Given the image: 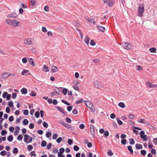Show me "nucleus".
<instances>
[{
	"label": "nucleus",
	"mask_w": 157,
	"mask_h": 157,
	"mask_svg": "<svg viewBox=\"0 0 157 157\" xmlns=\"http://www.w3.org/2000/svg\"><path fill=\"white\" fill-rule=\"evenodd\" d=\"M24 141L26 143H30L32 141V138L28 135H25L24 136Z\"/></svg>",
	"instance_id": "obj_5"
},
{
	"label": "nucleus",
	"mask_w": 157,
	"mask_h": 157,
	"mask_svg": "<svg viewBox=\"0 0 157 157\" xmlns=\"http://www.w3.org/2000/svg\"><path fill=\"white\" fill-rule=\"evenodd\" d=\"M29 123V121L27 119H25L23 121V124L25 125H26L28 124Z\"/></svg>",
	"instance_id": "obj_36"
},
{
	"label": "nucleus",
	"mask_w": 157,
	"mask_h": 157,
	"mask_svg": "<svg viewBox=\"0 0 157 157\" xmlns=\"http://www.w3.org/2000/svg\"><path fill=\"white\" fill-rule=\"evenodd\" d=\"M76 29L78 32L79 34L81 36V39H83V35H82V33L81 32V30L80 29H77V28H76Z\"/></svg>",
	"instance_id": "obj_34"
},
{
	"label": "nucleus",
	"mask_w": 157,
	"mask_h": 157,
	"mask_svg": "<svg viewBox=\"0 0 157 157\" xmlns=\"http://www.w3.org/2000/svg\"><path fill=\"white\" fill-rule=\"evenodd\" d=\"M13 139V138L12 135H11L8 136L7 137V140L9 142H11L12 141Z\"/></svg>",
	"instance_id": "obj_24"
},
{
	"label": "nucleus",
	"mask_w": 157,
	"mask_h": 157,
	"mask_svg": "<svg viewBox=\"0 0 157 157\" xmlns=\"http://www.w3.org/2000/svg\"><path fill=\"white\" fill-rule=\"evenodd\" d=\"M140 153L142 155H144L146 154V152L145 150H143L141 151Z\"/></svg>",
	"instance_id": "obj_51"
},
{
	"label": "nucleus",
	"mask_w": 157,
	"mask_h": 157,
	"mask_svg": "<svg viewBox=\"0 0 157 157\" xmlns=\"http://www.w3.org/2000/svg\"><path fill=\"white\" fill-rule=\"evenodd\" d=\"M98 29L101 32H104L105 31V29L104 27L101 26H97Z\"/></svg>",
	"instance_id": "obj_17"
},
{
	"label": "nucleus",
	"mask_w": 157,
	"mask_h": 157,
	"mask_svg": "<svg viewBox=\"0 0 157 157\" xmlns=\"http://www.w3.org/2000/svg\"><path fill=\"white\" fill-rule=\"evenodd\" d=\"M107 153L108 155L109 156H111L113 155V153L111 150H108L107 151Z\"/></svg>",
	"instance_id": "obj_30"
},
{
	"label": "nucleus",
	"mask_w": 157,
	"mask_h": 157,
	"mask_svg": "<svg viewBox=\"0 0 157 157\" xmlns=\"http://www.w3.org/2000/svg\"><path fill=\"white\" fill-rule=\"evenodd\" d=\"M8 105L10 107H13V102L12 101H9L8 103Z\"/></svg>",
	"instance_id": "obj_42"
},
{
	"label": "nucleus",
	"mask_w": 157,
	"mask_h": 157,
	"mask_svg": "<svg viewBox=\"0 0 157 157\" xmlns=\"http://www.w3.org/2000/svg\"><path fill=\"white\" fill-rule=\"evenodd\" d=\"M118 105L120 107L122 108H124L125 107L124 103L122 102H119Z\"/></svg>",
	"instance_id": "obj_25"
},
{
	"label": "nucleus",
	"mask_w": 157,
	"mask_h": 157,
	"mask_svg": "<svg viewBox=\"0 0 157 157\" xmlns=\"http://www.w3.org/2000/svg\"><path fill=\"white\" fill-rule=\"evenodd\" d=\"M104 132V135L105 136L106 138L107 137L109 134V132L107 131H105Z\"/></svg>",
	"instance_id": "obj_46"
},
{
	"label": "nucleus",
	"mask_w": 157,
	"mask_h": 157,
	"mask_svg": "<svg viewBox=\"0 0 157 157\" xmlns=\"http://www.w3.org/2000/svg\"><path fill=\"white\" fill-rule=\"evenodd\" d=\"M90 39L87 35H86L84 39L85 43L87 45H89Z\"/></svg>",
	"instance_id": "obj_15"
},
{
	"label": "nucleus",
	"mask_w": 157,
	"mask_h": 157,
	"mask_svg": "<svg viewBox=\"0 0 157 157\" xmlns=\"http://www.w3.org/2000/svg\"><path fill=\"white\" fill-rule=\"evenodd\" d=\"M128 150L130 151V154L132 155L133 153V151L132 148V147L131 145H129L127 147Z\"/></svg>",
	"instance_id": "obj_21"
},
{
	"label": "nucleus",
	"mask_w": 157,
	"mask_h": 157,
	"mask_svg": "<svg viewBox=\"0 0 157 157\" xmlns=\"http://www.w3.org/2000/svg\"><path fill=\"white\" fill-rule=\"evenodd\" d=\"M144 11V8L143 4H141L139 6L138 9V15L140 17H142L143 16Z\"/></svg>",
	"instance_id": "obj_1"
},
{
	"label": "nucleus",
	"mask_w": 157,
	"mask_h": 157,
	"mask_svg": "<svg viewBox=\"0 0 157 157\" xmlns=\"http://www.w3.org/2000/svg\"><path fill=\"white\" fill-rule=\"evenodd\" d=\"M126 142L127 140L125 139L121 140V143L123 145H125L126 144Z\"/></svg>",
	"instance_id": "obj_54"
},
{
	"label": "nucleus",
	"mask_w": 157,
	"mask_h": 157,
	"mask_svg": "<svg viewBox=\"0 0 157 157\" xmlns=\"http://www.w3.org/2000/svg\"><path fill=\"white\" fill-rule=\"evenodd\" d=\"M7 133V132L5 130H3L1 132V134L2 136H3L6 134Z\"/></svg>",
	"instance_id": "obj_49"
},
{
	"label": "nucleus",
	"mask_w": 157,
	"mask_h": 157,
	"mask_svg": "<svg viewBox=\"0 0 157 157\" xmlns=\"http://www.w3.org/2000/svg\"><path fill=\"white\" fill-rule=\"evenodd\" d=\"M129 144L131 145L134 144L135 142L134 139L132 138H130V139H129Z\"/></svg>",
	"instance_id": "obj_23"
},
{
	"label": "nucleus",
	"mask_w": 157,
	"mask_h": 157,
	"mask_svg": "<svg viewBox=\"0 0 157 157\" xmlns=\"http://www.w3.org/2000/svg\"><path fill=\"white\" fill-rule=\"evenodd\" d=\"M28 62L29 64L33 66H35L36 65V63L34 62V59L32 58H30L28 59Z\"/></svg>",
	"instance_id": "obj_10"
},
{
	"label": "nucleus",
	"mask_w": 157,
	"mask_h": 157,
	"mask_svg": "<svg viewBox=\"0 0 157 157\" xmlns=\"http://www.w3.org/2000/svg\"><path fill=\"white\" fill-rule=\"evenodd\" d=\"M83 101V99H80L79 100H78L76 101H75V104H78L80 103H82Z\"/></svg>",
	"instance_id": "obj_29"
},
{
	"label": "nucleus",
	"mask_w": 157,
	"mask_h": 157,
	"mask_svg": "<svg viewBox=\"0 0 157 157\" xmlns=\"http://www.w3.org/2000/svg\"><path fill=\"white\" fill-rule=\"evenodd\" d=\"M122 46L126 49H132L133 47L132 45L128 42H123L121 44Z\"/></svg>",
	"instance_id": "obj_4"
},
{
	"label": "nucleus",
	"mask_w": 157,
	"mask_h": 157,
	"mask_svg": "<svg viewBox=\"0 0 157 157\" xmlns=\"http://www.w3.org/2000/svg\"><path fill=\"white\" fill-rule=\"evenodd\" d=\"M135 147L136 149L138 150L139 149H141L143 148L142 145L140 144H136L135 145Z\"/></svg>",
	"instance_id": "obj_18"
},
{
	"label": "nucleus",
	"mask_w": 157,
	"mask_h": 157,
	"mask_svg": "<svg viewBox=\"0 0 157 157\" xmlns=\"http://www.w3.org/2000/svg\"><path fill=\"white\" fill-rule=\"evenodd\" d=\"M23 137L22 135H19L17 137V140L21 141L22 140Z\"/></svg>",
	"instance_id": "obj_37"
},
{
	"label": "nucleus",
	"mask_w": 157,
	"mask_h": 157,
	"mask_svg": "<svg viewBox=\"0 0 157 157\" xmlns=\"http://www.w3.org/2000/svg\"><path fill=\"white\" fill-rule=\"evenodd\" d=\"M6 22L10 25L14 27L18 26L19 24V21L16 20H15L13 21L8 19L6 21Z\"/></svg>",
	"instance_id": "obj_2"
},
{
	"label": "nucleus",
	"mask_w": 157,
	"mask_h": 157,
	"mask_svg": "<svg viewBox=\"0 0 157 157\" xmlns=\"http://www.w3.org/2000/svg\"><path fill=\"white\" fill-rule=\"evenodd\" d=\"M40 113L39 112H36L35 114V116L37 118H39L40 117Z\"/></svg>",
	"instance_id": "obj_38"
},
{
	"label": "nucleus",
	"mask_w": 157,
	"mask_h": 157,
	"mask_svg": "<svg viewBox=\"0 0 157 157\" xmlns=\"http://www.w3.org/2000/svg\"><path fill=\"white\" fill-rule=\"evenodd\" d=\"M63 125L68 129H69L71 128V125L67 123H65V124H64Z\"/></svg>",
	"instance_id": "obj_35"
},
{
	"label": "nucleus",
	"mask_w": 157,
	"mask_h": 157,
	"mask_svg": "<svg viewBox=\"0 0 157 157\" xmlns=\"http://www.w3.org/2000/svg\"><path fill=\"white\" fill-rule=\"evenodd\" d=\"M46 136L49 138L51 137L52 135V133L50 131H48L46 132Z\"/></svg>",
	"instance_id": "obj_26"
},
{
	"label": "nucleus",
	"mask_w": 157,
	"mask_h": 157,
	"mask_svg": "<svg viewBox=\"0 0 157 157\" xmlns=\"http://www.w3.org/2000/svg\"><path fill=\"white\" fill-rule=\"evenodd\" d=\"M73 149L75 151H77L79 150V147L77 145H75L73 147Z\"/></svg>",
	"instance_id": "obj_45"
},
{
	"label": "nucleus",
	"mask_w": 157,
	"mask_h": 157,
	"mask_svg": "<svg viewBox=\"0 0 157 157\" xmlns=\"http://www.w3.org/2000/svg\"><path fill=\"white\" fill-rule=\"evenodd\" d=\"M62 138L61 137H59L56 140V142L58 143H59L61 141Z\"/></svg>",
	"instance_id": "obj_62"
},
{
	"label": "nucleus",
	"mask_w": 157,
	"mask_h": 157,
	"mask_svg": "<svg viewBox=\"0 0 157 157\" xmlns=\"http://www.w3.org/2000/svg\"><path fill=\"white\" fill-rule=\"evenodd\" d=\"M68 143L70 145H71L73 143V140L72 139H69L67 141Z\"/></svg>",
	"instance_id": "obj_57"
},
{
	"label": "nucleus",
	"mask_w": 157,
	"mask_h": 157,
	"mask_svg": "<svg viewBox=\"0 0 157 157\" xmlns=\"http://www.w3.org/2000/svg\"><path fill=\"white\" fill-rule=\"evenodd\" d=\"M88 22L92 23L94 25L95 24V21L93 18H90Z\"/></svg>",
	"instance_id": "obj_31"
},
{
	"label": "nucleus",
	"mask_w": 157,
	"mask_h": 157,
	"mask_svg": "<svg viewBox=\"0 0 157 157\" xmlns=\"http://www.w3.org/2000/svg\"><path fill=\"white\" fill-rule=\"evenodd\" d=\"M6 151L5 150H3L1 151L0 153V154L2 156H4L6 154Z\"/></svg>",
	"instance_id": "obj_63"
},
{
	"label": "nucleus",
	"mask_w": 157,
	"mask_h": 157,
	"mask_svg": "<svg viewBox=\"0 0 157 157\" xmlns=\"http://www.w3.org/2000/svg\"><path fill=\"white\" fill-rule=\"evenodd\" d=\"M27 61V59L25 57H24L22 59V62L24 63H26Z\"/></svg>",
	"instance_id": "obj_50"
},
{
	"label": "nucleus",
	"mask_w": 157,
	"mask_h": 157,
	"mask_svg": "<svg viewBox=\"0 0 157 157\" xmlns=\"http://www.w3.org/2000/svg\"><path fill=\"white\" fill-rule=\"evenodd\" d=\"M116 120H117V123L119 125H121L122 124L123 122L121 120H120V119L119 118H117Z\"/></svg>",
	"instance_id": "obj_32"
},
{
	"label": "nucleus",
	"mask_w": 157,
	"mask_h": 157,
	"mask_svg": "<svg viewBox=\"0 0 157 157\" xmlns=\"http://www.w3.org/2000/svg\"><path fill=\"white\" fill-rule=\"evenodd\" d=\"M21 92L23 94H26L27 93V89L25 88H23L21 90Z\"/></svg>",
	"instance_id": "obj_20"
},
{
	"label": "nucleus",
	"mask_w": 157,
	"mask_h": 157,
	"mask_svg": "<svg viewBox=\"0 0 157 157\" xmlns=\"http://www.w3.org/2000/svg\"><path fill=\"white\" fill-rule=\"evenodd\" d=\"M73 88L76 90H79V87L78 86H77V85H73Z\"/></svg>",
	"instance_id": "obj_56"
},
{
	"label": "nucleus",
	"mask_w": 157,
	"mask_h": 157,
	"mask_svg": "<svg viewBox=\"0 0 157 157\" xmlns=\"http://www.w3.org/2000/svg\"><path fill=\"white\" fill-rule=\"evenodd\" d=\"M67 91L68 90L67 88H64L63 90V92L65 95H66L67 94Z\"/></svg>",
	"instance_id": "obj_44"
},
{
	"label": "nucleus",
	"mask_w": 157,
	"mask_h": 157,
	"mask_svg": "<svg viewBox=\"0 0 157 157\" xmlns=\"http://www.w3.org/2000/svg\"><path fill=\"white\" fill-rule=\"evenodd\" d=\"M141 138H142L143 141H146L147 140V136L146 135H144Z\"/></svg>",
	"instance_id": "obj_28"
},
{
	"label": "nucleus",
	"mask_w": 157,
	"mask_h": 157,
	"mask_svg": "<svg viewBox=\"0 0 157 157\" xmlns=\"http://www.w3.org/2000/svg\"><path fill=\"white\" fill-rule=\"evenodd\" d=\"M43 126L45 128H47L48 127V124L46 122L44 121L43 123Z\"/></svg>",
	"instance_id": "obj_41"
},
{
	"label": "nucleus",
	"mask_w": 157,
	"mask_h": 157,
	"mask_svg": "<svg viewBox=\"0 0 157 157\" xmlns=\"http://www.w3.org/2000/svg\"><path fill=\"white\" fill-rule=\"evenodd\" d=\"M58 71V69L56 66L53 65L52 67L51 72L55 73L57 72Z\"/></svg>",
	"instance_id": "obj_12"
},
{
	"label": "nucleus",
	"mask_w": 157,
	"mask_h": 157,
	"mask_svg": "<svg viewBox=\"0 0 157 157\" xmlns=\"http://www.w3.org/2000/svg\"><path fill=\"white\" fill-rule=\"evenodd\" d=\"M21 74L23 75H30V73L29 70L26 69H24L22 72Z\"/></svg>",
	"instance_id": "obj_13"
},
{
	"label": "nucleus",
	"mask_w": 157,
	"mask_h": 157,
	"mask_svg": "<svg viewBox=\"0 0 157 157\" xmlns=\"http://www.w3.org/2000/svg\"><path fill=\"white\" fill-rule=\"evenodd\" d=\"M18 151L17 148L15 147L13 151V153L17 154L18 152Z\"/></svg>",
	"instance_id": "obj_39"
},
{
	"label": "nucleus",
	"mask_w": 157,
	"mask_h": 157,
	"mask_svg": "<svg viewBox=\"0 0 157 157\" xmlns=\"http://www.w3.org/2000/svg\"><path fill=\"white\" fill-rule=\"evenodd\" d=\"M47 145V142L44 140H43L41 143V146L42 147H45Z\"/></svg>",
	"instance_id": "obj_33"
},
{
	"label": "nucleus",
	"mask_w": 157,
	"mask_h": 157,
	"mask_svg": "<svg viewBox=\"0 0 157 157\" xmlns=\"http://www.w3.org/2000/svg\"><path fill=\"white\" fill-rule=\"evenodd\" d=\"M36 2V0H30V4L32 6H34Z\"/></svg>",
	"instance_id": "obj_27"
},
{
	"label": "nucleus",
	"mask_w": 157,
	"mask_h": 157,
	"mask_svg": "<svg viewBox=\"0 0 157 157\" xmlns=\"http://www.w3.org/2000/svg\"><path fill=\"white\" fill-rule=\"evenodd\" d=\"M62 102L67 105H70V104L68 102L65 101L64 99L62 100Z\"/></svg>",
	"instance_id": "obj_48"
},
{
	"label": "nucleus",
	"mask_w": 157,
	"mask_h": 157,
	"mask_svg": "<svg viewBox=\"0 0 157 157\" xmlns=\"http://www.w3.org/2000/svg\"><path fill=\"white\" fill-rule=\"evenodd\" d=\"M146 85L149 86L150 88H155L157 87V84H152V83L149 82H146Z\"/></svg>",
	"instance_id": "obj_8"
},
{
	"label": "nucleus",
	"mask_w": 157,
	"mask_h": 157,
	"mask_svg": "<svg viewBox=\"0 0 157 157\" xmlns=\"http://www.w3.org/2000/svg\"><path fill=\"white\" fill-rule=\"evenodd\" d=\"M150 52L152 53H155L156 52V49L155 47L150 48L149 49Z\"/></svg>",
	"instance_id": "obj_22"
},
{
	"label": "nucleus",
	"mask_w": 157,
	"mask_h": 157,
	"mask_svg": "<svg viewBox=\"0 0 157 157\" xmlns=\"http://www.w3.org/2000/svg\"><path fill=\"white\" fill-rule=\"evenodd\" d=\"M33 41V40L31 38L25 39L24 40V43L26 45H31Z\"/></svg>",
	"instance_id": "obj_7"
},
{
	"label": "nucleus",
	"mask_w": 157,
	"mask_h": 157,
	"mask_svg": "<svg viewBox=\"0 0 157 157\" xmlns=\"http://www.w3.org/2000/svg\"><path fill=\"white\" fill-rule=\"evenodd\" d=\"M17 15L15 12H13L10 14L8 15L7 17L10 18H15L17 17Z\"/></svg>",
	"instance_id": "obj_9"
},
{
	"label": "nucleus",
	"mask_w": 157,
	"mask_h": 157,
	"mask_svg": "<svg viewBox=\"0 0 157 157\" xmlns=\"http://www.w3.org/2000/svg\"><path fill=\"white\" fill-rule=\"evenodd\" d=\"M113 4L114 1L113 0H109L108 2L107 3V4L110 7H111L113 6Z\"/></svg>",
	"instance_id": "obj_19"
},
{
	"label": "nucleus",
	"mask_w": 157,
	"mask_h": 157,
	"mask_svg": "<svg viewBox=\"0 0 157 157\" xmlns=\"http://www.w3.org/2000/svg\"><path fill=\"white\" fill-rule=\"evenodd\" d=\"M94 84L95 87L97 88H100L102 87L103 86L101 82L96 80L94 81Z\"/></svg>",
	"instance_id": "obj_6"
},
{
	"label": "nucleus",
	"mask_w": 157,
	"mask_h": 157,
	"mask_svg": "<svg viewBox=\"0 0 157 157\" xmlns=\"http://www.w3.org/2000/svg\"><path fill=\"white\" fill-rule=\"evenodd\" d=\"M43 70L44 72H48L49 71V69L48 67H47L45 65H43Z\"/></svg>",
	"instance_id": "obj_14"
},
{
	"label": "nucleus",
	"mask_w": 157,
	"mask_h": 157,
	"mask_svg": "<svg viewBox=\"0 0 157 157\" xmlns=\"http://www.w3.org/2000/svg\"><path fill=\"white\" fill-rule=\"evenodd\" d=\"M33 148V146L30 145H28V147L27 149L29 151H30Z\"/></svg>",
	"instance_id": "obj_55"
},
{
	"label": "nucleus",
	"mask_w": 157,
	"mask_h": 157,
	"mask_svg": "<svg viewBox=\"0 0 157 157\" xmlns=\"http://www.w3.org/2000/svg\"><path fill=\"white\" fill-rule=\"evenodd\" d=\"M56 108L60 112L64 114H65L66 113H67V112L65 111L64 109L60 107L57 106Z\"/></svg>",
	"instance_id": "obj_16"
},
{
	"label": "nucleus",
	"mask_w": 157,
	"mask_h": 157,
	"mask_svg": "<svg viewBox=\"0 0 157 157\" xmlns=\"http://www.w3.org/2000/svg\"><path fill=\"white\" fill-rule=\"evenodd\" d=\"M34 125L33 123H30L29 125V128L31 129H33L34 128Z\"/></svg>",
	"instance_id": "obj_40"
},
{
	"label": "nucleus",
	"mask_w": 157,
	"mask_h": 157,
	"mask_svg": "<svg viewBox=\"0 0 157 157\" xmlns=\"http://www.w3.org/2000/svg\"><path fill=\"white\" fill-rule=\"evenodd\" d=\"M129 118L131 119H133L135 117V116L134 114H130L128 115Z\"/></svg>",
	"instance_id": "obj_43"
},
{
	"label": "nucleus",
	"mask_w": 157,
	"mask_h": 157,
	"mask_svg": "<svg viewBox=\"0 0 157 157\" xmlns=\"http://www.w3.org/2000/svg\"><path fill=\"white\" fill-rule=\"evenodd\" d=\"M10 76V73L9 72H4L2 73L1 77L3 78H6Z\"/></svg>",
	"instance_id": "obj_11"
},
{
	"label": "nucleus",
	"mask_w": 157,
	"mask_h": 157,
	"mask_svg": "<svg viewBox=\"0 0 157 157\" xmlns=\"http://www.w3.org/2000/svg\"><path fill=\"white\" fill-rule=\"evenodd\" d=\"M44 10L45 11L48 12L49 11V7L47 6H46L44 8Z\"/></svg>",
	"instance_id": "obj_58"
},
{
	"label": "nucleus",
	"mask_w": 157,
	"mask_h": 157,
	"mask_svg": "<svg viewBox=\"0 0 157 157\" xmlns=\"http://www.w3.org/2000/svg\"><path fill=\"white\" fill-rule=\"evenodd\" d=\"M138 122L142 123H145V120L144 119H141L138 121Z\"/></svg>",
	"instance_id": "obj_52"
},
{
	"label": "nucleus",
	"mask_w": 157,
	"mask_h": 157,
	"mask_svg": "<svg viewBox=\"0 0 157 157\" xmlns=\"http://www.w3.org/2000/svg\"><path fill=\"white\" fill-rule=\"evenodd\" d=\"M96 44L95 42L93 40H91L90 42V44L93 46H94Z\"/></svg>",
	"instance_id": "obj_61"
},
{
	"label": "nucleus",
	"mask_w": 157,
	"mask_h": 157,
	"mask_svg": "<svg viewBox=\"0 0 157 157\" xmlns=\"http://www.w3.org/2000/svg\"><path fill=\"white\" fill-rule=\"evenodd\" d=\"M30 155L31 156H34L35 157H36V155L35 154V151H32L30 153Z\"/></svg>",
	"instance_id": "obj_47"
},
{
	"label": "nucleus",
	"mask_w": 157,
	"mask_h": 157,
	"mask_svg": "<svg viewBox=\"0 0 157 157\" xmlns=\"http://www.w3.org/2000/svg\"><path fill=\"white\" fill-rule=\"evenodd\" d=\"M84 102L86 105L93 112H95V109L94 105L91 103L90 101H84Z\"/></svg>",
	"instance_id": "obj_3"
},
{
	"label": "nucleus",
	"mask_w": 157,
	"mask_h": 157,
	"mask_svg": "<svg viewBox=\"0 0 157 157\" xmlns=\"http://www.w3.org/2000/svg\"><path fill=\"white\" fill-rule=\"evenodd\" d=\"M136 69L138 71H140L142 69V68L139 65H136Z\"/></svg>",
	"instance_id": "obj_53"
},
{
	"label": "nucleus",
	"mask_w": 157,
	"mask_h": 157,
	"mask_svg": "<svg viewBox=\"0 0 157 157\" xmlns=\"http://www.w3.org/2000/svg\"><path fill=\"white\" fill-rule=\"evenodd\" d=\"M153 142L155 144L157 145V137L153 139Z\"/></svg>",
	"instance_id": "obj_64"
},
{
	"label": "nucleus",
	"mask_w": 157,
	"mask_h": 157,
	"mask_svg": "<svg viewBox=\"0 0 157 157\" xmlns=\"http://www.w3.org/2000/svg\"><path fill=\"white\" fill-rule=\"evenodd\" d=\"M23 113L24 115H27L29 114V111L27 109L24 110L23 111Z\"/></svg>",
	"instance_id": "obj_59"
},
{
	"label": "nucleus",
	"mask_w": 157,
	"mask_h": 157,
	"mask_svg": "<svg viewBox=\"0 0 157 157\" xmlns=\"http://www.w3.org/2000/svg\"><path fill=\"white\" fill-rule=\"evenodd\" d=\"M65 121L69 123H71V119L68 117H67L65 119Z\"/></svg>",
	"instance_id": "obj_60"
}]
</instances>
